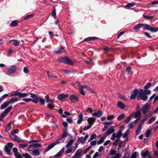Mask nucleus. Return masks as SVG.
I'll use <instances>...</instances> for the list:
<instances>
[{"mask_svg": "<svg viewBox=\"0 0 158 158\" xmlns=\"http://www.w3.org/2000/svg\"><path fill=\"white\" fill-rule=\"evenodd\" d=\"M8 147L10 148H12L13 146V144L11 143H8L6 145Z\"/></svg>", "mask_w": 158, "mask_h": 158, "instance_id": "obj_58", "label": "nucleus"}, {"mask_svg": "<svg viewBox=\"0 0 158 158\" xmlns=\"http://www.w3.org/2000/svg\"><path fill=\"white\" fill-rule=\"evenodd\" d=\"M45 98L46 99V102H47L52 103L54 102V101L51 99L48 95L45 96Z\"/></svg>", "mask_w": 158, "mask_h": 158, "instance_id": "obj_33", "label": "nucleus"}, {"mask_svg": "<svg viewBox=\"0 0 158 158\" xmlns=\"http://www.w3.org/2000/svg\"><path fill=\"white\" fill-rule=\"evenodd\" d=\"M28 96V94L25 93L18 92V96L20 98L26 97Z\"/></svg>", "mask_w": 158, "mask_h": 158, "instance_id": "obj_28", "label": "nucleus"}, {"mask_svg": "<svg viewBox=\"0 0 158 158\" xmlns=\"http://www.w3.org/2000/svg\"><path fill=\"white\" fill-rule=\"evenodd\" d=\"M66 57H60L59 58H58L57 61L58 62H61L65 63L66 62Z\"/></svg>", "mask_w": 158, "mask_h": 158, "instance_id": "obj_32", "label": "nucleus"}, {"mask_svg": "<svg viewBox=\"0 0 158 158\" xmlns=\"http://www.w3.org/2000/svg\"><path fill=\"white\" fill-rule=\"evenodd\" d=\"M143 92L144 93L145 95L150 94L151 93V91L149 90H143Z\"/></svg>", "mask_w": 158, "mask_h": 158, "instance_id": "obj_61", "label": "nucleus"}, {"mask_svg": "<svg viewBox=\"0 0 158 158\" xmlns=\"http://www.w3.org/2000/svg\"><path fill=\"white\" fill-rule=\"evenodd\" d=\"M74 142L73 140V139L70 140L69 142L67 143L65 145V147L66 148H68L70 146L72 145Z\"/></svg>", "mask_w": 158, "mask_h": 158, "instance_id": "obj_30", "label": "nucleus"}, {"mask_svg": "<svg viewBox=\"0 0 158 158\" xmlns=\"http://www.w3.org/2000/svg\"><path fill=\"white\" fill-rule=\"evenodd\" d=\"M41 146V145L40 144L38 143H35L33 144L30 145L29 146L28 148V150L29 151H31V150H30V148H38Z\"/></svg>", "mask_w": 158, "mask_h": 158, "instance_id": "obj_14", "label": "nucleus"}, {"mask_svg": "<svg viewBox=\"0 0 158 158\" xmlns=\"http://www.w3.org/2000/svg\"><path fill=\"white\" fill-rule=\"evenodd\" d=\"M156 119V118L154 117H152L148 121L149 124H151L152 123L154 122Z\"/></svg>", "mask_w": 158, "mask_h": 158, "instance_id": "obj_53", "label": "nucleus"}, {"mask_svg": "<svg viewBox=\"0 0 158 158\" xmlns=\"http://www.w3.org/2000/svg\"><path fill=\"white\" fill-rule=\"evenodd\" d=\"M68 135V133L67 131H64L61 137L54 143L49 145L45 149L44 152H46L52 148L56 145L64 143L66 138Z\"/></svg>", "mask_w": 158, "mask_h": 158, "instance_id": "obj_1", "label": "nucleus"}, {"mask_svg": "<svg viewBox=\"0 0 158 158\" xmlns=\"http://www.w3.org/2000/svg\"><path fill=\"white\" fill-rule=\"evenodd\" d=\"M139 94V90L137 89H135L131 93L130 98L131 99H134Z\"/></svg>", "mask_w": 158, "mask_h": 158, "instance_id": "obj_10", "label": "nucleus"}, {"mask_svg": "<svg viewBox=\"0 0 158 158\" xmlns=\"http://www.w3.org/2000/svg\"><path fill=\"white\" fill-rule=\"evenodd\" d=\"M10 137L13 140L18 143L22 142L23 140L17 135L13 134H9Z\"/></svg>", "mask_w": 158, "mask_h": 158, "instance_id": "obj_6", "label": "nucleus"}, {"mask_svg": "<svg viewBox=\"0 0 158 158\" xmlns=\"http://www.w3.org/2000/svg\"><path fill=\"white\" fill-rule=\"evenodd\" d=\"M122 134L121 131H118L116 134L115 133H113L111 136L110 139L114 140L115 138L120 139V138L122 136Z\"/></svg>", "mask_w": 158, "mask_h": 158, "instance_id": "obj_5", "label": "nucleus"}, {"mask_svg": "<svg viewBox=\"0 0 158 158\" xmlns=\"http://www.w3.org/2000/svg\"><path fill=\"white\" fill-rule=\"evenodd\" d=\"M37 100H39L40 103L42 105H44L45 103V101L44 99L40 97H39L37 98Z\"/></svg>", "mask_w": 158, "mask_h": 158, "instance_id": "obj_39", "label": "nucleus"}, {"mask_svg": "<svg viewBox=\"0 0 158 158\" xmlns=\"http://www.w3.org/2000/svg\"><path fill=\"white\" fill-rule=\"evenodd\" d=\"M102 115V112L101 110H98L97 112L92 114V115L98 117H101Z\"/></svg>", "mask_w": 158, "mask_h": 158, "instance_id": "obj_23", "label": "nucleus"}, {"mask_svg": "<svg viewBox=\"0 0 158 158\" xmlns=\"http://www.w3.org/2000/svg\"><path fill=\"white\" fill-rule=\"evenodd\" d=\"M19 130L18 129H14L13 131H12L11 133L10 134H13L14 135L15 134L19 132Z\"/></svg>", "mask_w": 158, "mask_h": 158, "instance_id": "obj_55", "label": "nucleus"}, {"mask_svg": "<svg viewBox=\"0 0 158 158\" xmlns=\"http://www.w3.org/2000/svg\"><path fill=\"white\" fill-rule=\"evenodd\" d=\"M125 116L124 114H122L119 115L117 118V120L118 121L124 118Z\"/></svg>", "mask_w": 158, "mask_h": 158, "instance_id": "obj_50", "label": "nucleus"}, {"mask_svg": "<svg viewBox=\"0 0 158 158\" xmlns=\"http://www.w3.org/2000/svg\"><path fill=\"white\" fill-rule=\"evenodd\" d=\"M47 73L48 76L49 78H50L51 77H54L56 78H57V77L56 76L52 74H50L49 73V72L48 71L47 72Z\"/></svg>", "mask_w": 158, "mask_h": 158, "instance_id": "obj_44", "label": "nucleus"}, {"mask_svg": "<svg viewBox=\"0 0 158 158\" xmlns=\"http://www.w3.org/2000/svg\"><path fill=\"white\" fill-rule=\"evenodd\" d=\"M22 156L23 157L26 158H32L28 154L26 153H23L22 155Z\"/></svg>", "mask_w": 158, "mask_h": 158, "instance_id": "obj_45", "label": "nucleus"}, {"mask_svg": "<svg viewBox=\"0 0 158 158\" xmlns=\"http://www.w3.org/2000/svg\"><path fill=\"white\" fill-rule=\"evenodd\" d=\"M10 104L8 101L5 102L0 107V110H3L6 107Z\"/></svg>", "mask_w": 158, "mask_h": 158, "instance_id": "obj_21", "label": "nucleus"}, {"mask_svg": "<svg viewBox=\"0 0 158 158\" xmlns=\"http://www.w3.org/2000/svg\"><path fill=\"white\" fill-rule=\"evenodd\" d=\"M65 49L64 47H61L58 50H56L54 52L58 54H61L65 51Z\"/></svg>", "mask_w": 158, "mask_h": 158, "instance_id": "obj_22", "label": "nucleus"}, {"mask_svg": "<svg viewBox=\"0 0 158 158\" xmlns=\"http://www.w3.org/2000/svg\"><path fill=\"white\" fill-rule=\"evenodd\" d=\"M51 15L54 18V19H57V17L56 16V10L55 9L53 10L52 11Z\"/></svg>", "mask_w": 158, "mask_h": 158, "instance_id": "obj_40", "label": "nucleus"}, {"mask_svg": "<svg viewBox=\"0 0 158 158\" xmlns=\"http://www.w3.org/2000/svg\"><path fill=\"white\" fill-rule=\"evenodd\" d=\"M130 131V129H128L123 134V138H127L128 137L129 132Z\"/></svg>", "mask_w": 158, "mask_h": 158, "instance_id": "obj_38", "label": "nucleus"}, {"mask_svg": "<svg viewBox=\"0 0 158 158\" xmlns=\"http://www.w3.org/2000/svg\"><path fill=\"white\" fill-rule=\"evenodd\" d=\"M141 110H139L137 111L134 113H132L131 114H133V116H134V118L140 119L141 117Z\"/></svg>", "mask_w": 158, "mask_h": 158, "instance_id": "obj_12", "label": "nucleus"}, {"mask_svg": "<svg viewBox=\"0 0 158 158\" xmlns=\"http://www.w3.org/2000/svg\"><path fill=\"white\" fill-rule=\"evenodd\" d=\"M141 154L142 156L143 157H149L151 156L148 151H142L141 152Z\"/></svg>", "mask_w": 158, "mask_h": 158, "instance_id": "obj_17", "label": "nucleus"}, {"mask_svg": "<svg viewBox=\"0 0 158 158\" xmlns=\"http://www.w3.org/2000/svg\"><path fill=\"white\" fill-rule=\"evenodd\" d=\"M109 154L112 156L111 158H120L121 156L120 153H117L116 151L113 149L110 150Z\"/></svg>", "mask_w": 158, "mask_h": 158, "instance_id": "obj_4", "label": "nucleus"}, {"mask_svg": "<svg viewBox=\"0 0 158 158\" xmlns=\"http://www.w3.org/2000/svg\"><path fill=\"white\" fill-rule=\"evenodd\" d=\"M16 69V66L15 65H12L9 68L7 73L10 76L15 72Z\"/></svg>", "mask_w": 158, "mask_h": 158, "instance_id": "obj_7", "label": "nucleus"}, {"mask_svg": "<svg viewBox=\"0 0 158 158\" xmlns=\"http://www.w3.org/2000/svg\"><path fill=\"white\" fill-rule=\"evenodd\" d=\"M83 114H81L78 116V119L77 121L78 124H80L83 120Z\"/></svg>", "mask_w": 158, "mask_h": 158, "instance_id": "obj_34", "label": "nucleus"}, {"mask_svg": "<svg viewBox=\"0 0 158 158\" xmlns=\"http://www.w3.org/2000/svg\"><path fill=\"white\" fill-rule=\"evenodd\" d=\"M34 16V15L33 14H31L30 15H28L25 16L24 18V20H27L28 19H30L33 18Z\"/></svg>", "mask_w": 158, "mask_h": 158, "instance_id": "obj_37", "label": "nucleus"}, {"mask_svg": "<svg viewBox=\"0 0 158 158\" xmlns=\"http://www.w3.org/2000/svg\"><path fill=\"white\" fill-rule=\"evenodd\" d=\"M82 150L81 149H78L75 152L74 155L72 158H81Z\"/></svg>", "mask_w": 158, "mask_h": 158, "instance_id": "obj_8", "label": "nucleus"}, {"mask_svg": "<svg viewBox=\"0 0 158 158\" xmlns=\"http://www.w3.org/2000/svg\"><path fill=\"white\" fill-rule=\"evenodd\" d=\"M142 125L139 124V126L138 127L136 131V135H138L139 134V132L141 131L142 128Z\"/></svg>", "mask_w": 158, "mask_h": 158, "instance_id": "obj_43", "label": "nucleus"}, {"mask_svg": "<svg viewBox=\"0 0 158 158\" xmlns=\"http://www.w3.org/2000/svg\"><path fill=\"white\" fill-rule=\"evenodd\" d=\"M68 94H61L59 95L57 97V98L60 100H61L65 99L68 96Z\"/></svg>", "mask_w": 158, "mask_h": 158, "instance_id": "obj_18", "label": "nucleus"}, {"mask_svg": "<svg viewBox=\"0 0 158 158\" xmlns=\"http://www.w3.org/2000/svg\"><path fill=\"white\" fill-rule=\"evenodd\" d=\"M12 148H10L6 146L4 147V151L7 153V154L11 155H12V153L11 152V149Z\"/></svg>", "mask_w": 158, "mask_h": 158, "instance_id": "obj_19", "label": "nucleus"}, {"mask_svg": "<svg viewBox=\"0 0 158 158\" xmlns=\"http://www.w3.org/2000/svg\"><path fill=\"white\" fill-rule=\"evenodd\" d=\"M14 155L15 157L16 158H22V157L21 156L20 154L18 152H17L16 153H15L14 154Z\"/></svg>", "mask_w": 158, "mask_h": 158, "instance_id": "obj_51", "label": "nucleus"}, {"mask_svg": "<svg viewBox=\"0 0 158 158\" xmlns=\"http://www.w3.org/2000/svg\"><path fill=\"white\" fill-rule=\"evenodd\" d=\"M151 133V131L150 130H148L146 131L145 133V135L147 138H148L149 137Z\"/></svg>", "mask_w": 158, "mask_h": 158, "instance_id": "obj_48", "label": "nucleus"}, {"mask_svg": "<svg viewBox=\"0 0 158 158\" xmlns=\"http://www.w3.org/2000/svg\"><path fill=\"white\" fill-rule=\"evenodd\" d=\"M32 153L35 156H38L40 154V152L38 149L33 150L32 151Z\"/></svg>", "mask_w": 158, "mask_h": 158, "instance_id": "obj_35", "label": "nucleus"}, {"mask_svg": "<svg viewBox=\"0 0 158 158\" xmlns=\"http://www.w3.org/2000/svg\"><path fill=\"white\" fill-rule=\"evenodd\" d=\"M137 98L138 100H142L144 101H146L148 99V97L143 92V89H140L139 90V94Z\"/></svg>", "mask_w": 158, "mask_h": 158, "instance_id": "obj_2", "label": "nucleus"}, {"mask_svg": "<svg viewBox=\"0 0 158 158\" xmlns=\"http://www.w3.org/2000/svg\"><path fill=\"white\" fill-rule=\"evenodd\" d=\"M12 106H10L7 109H5L4 111L1 114L0 116L3 118L5 117L7 114L9 112V111L12 109Z\"/></svg>", "mask_w": 158, "mask_h": 158, "instance_id": "obj_11", "label": "nucleus"}, {"mask_svg": "<svg viewBox=\"0 0 158 158\" xmlns=\"http://www.w3.org/2000/svg\"><path fill=\"white\" fill-rule=\"evenodd\" d=\"M112 121L109 122H105L104 123V125L105 126H106L107 128L111 124H112Z\"/></svg>", "mask_w": 158, "mask_h": 158, "instance_id": "obj_52", "label": "nucleus"}, {"mask_svg": "<svg viewBox=\"0 0 158 158\" xmlns=\"http://www.w3.org/2000/svg\"><path fill=\"white\" fill-rule=\"evenodd\" d=\"M150 108V104L148 103H146L145 104L142 110V111L143 114L145 115H146V113L148 111Z\"/></svg>", "mask_w": 158, "mask_h": 158, "instance_id": "obj_9", "label": "nucleus"}, {"mask_svg": "<svg viewBox=\"0 0 158 158\" xmlns=\"http://www.w3.org/2000/svg\"><path fill=\"white\" fill-rule=\"evenodd\" d=\"M96 135L95 134L92 135L90 136V140H93L95 139L96 137Z\"/></svg>", "mask_w": 158, "mask_h": 158, "instance_id": "obj_64", "label": "nucleus"}, {"mask_svg": "<svg viewBox=\"0 0 158 158\" xmlns=\"http://www.w3.org/2000/svg\"><path fill=\"white\" fill-rule=\"evenodd\" d=\"M140 27H141L140 26L139 24H138L135 27H134V29L135 30H136L135 31H137L139 30V29Z\"/></svg>", "mask_w": 158, "mask_h": 158, "instance_id": "obj_59", "label": "nucleus"}, {"mask_svg": "<svg viewBox=\"0 0 158 158\" xmlns=\"http://www.w3.org/2000/svg\"><path fill=\"white\" fill-rule=\"evenodd\" d=\"M28 146V144H19V146L20 148H25Z\"/></svg>", "mask_w": 158, "mask_h": 158, "instance_id": "obj_60", "label": "nucleus"}, {"mask_svg": "<svg viewBox=\"0 0 158 158\" xmlns=\"http://www.w3.org/2000/svg\"><path fill=\"white\" fill-rule=\"evenodd\" d=\"M148 116H145L143 117V118L140 121L139 124L142 125L145 121L148 118Z\"/></svg>", "mask_w": 158, "mask_h": 158, "instance_id": "obj_42", "label": "nucleus"}, {"mask_svg": "<svg viewBox=\"0 0 158 158\" xmlns=\"http://www.w3.org/2000/svg\"><path fill=\"white\" fill-rule=\"evenodd\" d=\"M106 136H103L101 138L100 140H99L98 142V144H100L102 143L104 141V140L106 138Z\"/></svg>", "mask_w": 158, "mask_h": 158, "instance_id": "obj_31", "label": "nucleus"}, {"mask_svg": "<svg viewBox=\"0 0 158 158\" xmlns=\"http://www.w3.org/2000/svg\"><path fill=\"white\" fill-rule=\"evenodd\" d=\"M133 117V114H130L128 117L125 120V122L126 124L128 123L131 119V118Z\"/></svg>", "mask_w": 158, "mask_h": 158, "instance_id": "obj_36", "label": "nucleus"}, {"mask_svg": "<svg viewBox=\"0 0 158 158\" xmlns=\"http://www.w3.org/2000/svg\"><path fill=\"white\" fill-rule=\"evenodd\" d=\"M114 131V126H111L106 132V134L107 135H109L113 133Z\"/></svg>", "mask_w": 158, "mask_h": 158, "instance_id": "obj_20", "label": "nucleus"}, {"mask_svg": "<svg viewBox=\"0 0 158 158\" xmlns=\"http://www.w3.org/2000/svg\"><path fill=\"white\" fill-rule=\"evenodd\" d=\"M64 151V148H62L56 155H55L54 157L56 158H59L60 157L63 153Z\"/></svg>", "mask_w": 158, "mask_h": 158, "instance_id": "obj_24", "label": "nucleus"}, {"mask_svg": "<svg viewBox=\"0 0 158 158\" xmlns=\"http://www.w3.org/2000/svg\"><path fill=\"white\" fill-rule=\"evenodd\" d=\"M19 99L17 97H14L11 98L8 101L10 104L11 103H13L15 102L18 101Z\"/></svg>", "mask_w": 158, "mask_h": 158, "instance_id": "obj_29", "label": "nucleus"}, {"mask_svg": "<svg viewBox=\"0 0 158 158\" xmlns=\"http://www.w3.org/2000/svg\"><path fill=\"white\" fill-rule=\"evenodd\" d=\"M63 126L65 128V131H67V126H68V123H67L66 122L64 121L63 122Z\"/></svg>", "mask_w": 158, "mask_h": 158, "instance_id": "obj_56", "label": "nucleus"}, {"mask_svg": "<svg viewBox=\"0 0 158 158\" xmlns=\"http://www.w3.org/2000/svg\"><path fill=\"white\" fill-rule=\"evenodd\" d=\"M135 5L134 3H130L127 4L126 6V7L127 8H130L132 6H134Z\"/></svg>", "mask_w": 158, "mask_h": 158, "instance_id": "obj_49", "label": "nucleus"}, {"mask_svg": "<svg viewBox=\"0 0 158 158\" xmlns=\"http://www.w3.org/2000/svg\"><path fill=\"white\" fill-rule=\"evenodd\" d=\"M117 106L121 109H123L125 107V106L123 103L121 101H119L118 103Z\"/></svg>", "mask_w": 158, "mask_h": 158, "instance_id": "obj_25", "label": "nucleus"}, {"mask_svg": "<svg viewBox=\"0 0 158 158\" xmlns=\"http://www.w3.org/2000/svg\"><path fill=\"white\" fill-rule=\"evenodd\" d=\"M152 85V84L150 83H147L144 86L143 88L144 89H147L149 88Z\"/></svg>", "mask_w": 158, "mask_h": 158, "instance_id": "obj_47", "label": "nucleus"}, {"mask_svg": "<svg viewBox=\"0 0 158 158\" xmlns=\"http://www.w3.org/2000/svg\"><path fill=\"white\" fill-rule=\"evenodd\" d=\"M136 152H134L131 155V158H136Z\"/></svg>", "mask_w": 158, "mask_h": 158, "instance_id": "obj_63", "label": "nucleus"}, {"mask_svg": "<svg viewBox=\"0 0 158 158\" xmlns=\"http://www.w3.org/2000/svg\"><path fill=\"white\" fill-rule=\"evenodd\" d=\"M18 24L16 20H14L12 21L10 24V25L12 27H15Z\"/></svg>", "mask_w": 158, "mask_h": 158, "instance_id": "obj_46", "label": "nucleus"}, {"mask_svg": "<svg viewBox=\"0 0 158 158\" xmlns=\"http://www.w3.org/2000/svg\"><path fill=\"white\" fill-rule=\"evenodd\" d=\"M65 64L70 65H73L74 64L73 62L71 60L67 57H66V62Z\"/></svg>", "mask_w": 158, "mask_h": 158, "instance_id": "obj_27", "label": "nucleus"}, {"mask_svg": "<svg viewBox=\"0 0 158 158\" xmlns=\"http://www.w3.org/2000/svg\"><path fill=\"white\" fill-rule=\"evenodd\" d=\"M30 94L31 95V97L35 99H37L38 97H37L36 95L32 93H30Z\"/></svg>", "mask_w": 158, "mask_h": 158, "instance_id": "obj_54", "label": "nucleus"}, {"mask_svg": "<svg viewBox=\"0 0 158 158\" xmlns=\"http://www.w3.org/2000/svg\"><path fill=\"white\" fill-rule=\"evenodd\" d=\"M48 107L50 109L53 110L54 107V106L50 104H48L47 105Z\"/></svg>", "mask_w": 158, "mask_h": 158, "instance_id": "obj_57", "label": "nucleus"}, {"mask_svg": "<svg viewBox=\"0 0 158 158\" xmlns=\"http://www.w3.org/2000/svg\"><path fill=\"white\" fill-rule=\"evenodd\" d=\"M96 120V119L94 117L89 118V128L94 124Z\"/></svg>", "mask_w": 158, "mask_h": 158, "instance_id": "obj_26", "label": "nucleus"}, {"mask_svg": "<svg viewBox=\"0 0 158 158\" xmlns=\"http://www.w3.org/2000/svg\"><path fill=\"white\" fill-rule=\"evenodd\" d=\"M10 43L14 46H17L19 45L20 42L17 40L15 39L10 40Z\"/></svg>", "mask_w": 158, "mask_h": 158, "instance_id": "obj_16", "label": "nucleus"}, {"mask_svg": "<svg viewBox=\"0 0 158 158\" xmlns=\"http://www.w3.org/2000/svg\"><path fill=\"white\" fill-rule=\"evenodd\" d=\"M11 122H10L9 123L7 124L6 126L5 131H8L11 128L10 126Z\"/></svg>", "mask_w": 158, "mask_h": 158, "instance_id": "obj_41", "label": "nucleus"}, {"mask_svg": "<svg viewBox=\"0 0 158 158\" xmlns=\"http://www.w3.org/2000/svg\"><path fill=\"white\" fill-rule=\"evenodd\" d=\"M69 99L73 103L77 102L78 100V97L74 95H72L70 96Z\"/></svg>", "mask_w": 158, "mask_h": 158, "instance_id": "obj_13", "label": "nucleus"}, {"mask_svg": "<svg viewBox=\"0 0 158 158\" xmlns=\"http://www.w3.org/2000/svg\"><path fill=\"white\" fill-rule=\"evenodd\" d=\"M114 115H109L107 117V119L108 120H111L114 118Z\"/></svg>", "mask_w": 158, "mask_h": 158, "instance_id": "obj_62", "label": "nucleus"}, {"mask_svg": "<svg viewBox=\"0 0 158 158\" xmlns=\"http://www.w3.org/2000/svg\"><path fill=\"white\" fill-rule=\"evenodd\" d=\"M139 25L140 27L143 26H144V28L143 29L144 30H148L152 32H156L158 30L157 28L152 27L148 24L144 25L143 24H139Z\"/></svg>", "mask_w": 158, "mask_h": 158, "instance_id": "obj_3", "label": "nucleus"}, {"mask_svg": "<svg viewBox=\"0 0 158 158\" xmlns=\"http://www.w3.org/2000/svg\"><path fill=\"white\" fill-rule=\"evenodd\" d=\"M88 137V135H86L84 137L82 136L79 138L78 139V141L81 143L82 144H84L85 143V141L86 140Z\"/></svg>", "mask_w": 158, "mask_h": 158, "instance_id": "obj_15", "label": "nucleus"}]
</instances>
